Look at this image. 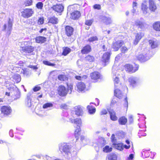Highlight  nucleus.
<instances>
[{"label": "nucleus", "mask_w": 160, "mask_h": 160, "mask_svg": "<svg viewBox=\"0 0 160 160\" xmlns=\"http://www.w3.org/2000/svg\"><path fill=\"white\" fill-rule=\"evenodd\" d=\"M59 150L63 154L65 158L68 160H72L77 155V152L71 146L67 143H61L59 145Z\"/></svg>", "instance_id": "1"}, {"label": "nucleus", "mask_w": 160, "mask_h": 160, "mask_svg": "<svg viewBox=\"0 0 160 160\" xmlns=\"http://www.w3.org/2000/svg\"><path fill=\"white\" fill-rule=\"evenodd\" d=\"M32 42L30 41H24L23 42L24 46L22 48V51L26 53H31L32 52L34 49L33 47L31 46Z\"/></svg>", "instance_id": "2"}, {"label": "nucleus", "mask_w": 160, "mask_h": 160, "mask_svg": "<svg viewBox=\"0 0 160 160\" xmlns=\"http://www.w3.org/2000/svg\"><path fill=\"white\" fill-rule=\"evenodd\" d=\"M111 53L110 52H106L102 55L100 62V64L105 67L109 62Z\"/></svg>", "instance_id": "3"}, {"label": "nucleus", "mask_w": 160, "mask_h": 160, "mask_svg": "<svg viewBox=\"0 0 160 160\" xmlns=\"http://www.w3.org/2000/svg\"><path fill=\"white\" fill-rule=\"evenodd\" d=\"M115 88V89L114 92L115 96L120 99L122 98H124L125 99V106L127 107L128 105V102L127 97H126V96L124 95L119 89L116 88Z\"/></svg>", "instance_id": "4"}, {"label": "nucleus", "mask_w": 160, "mask_h": 160, "mask_svg": "<svg viewBox=\"0 0 160 160\" xmlns=\"http://www.w3.org/2000/svg\"><path fill=\"white\" fill-rule=\"evenodd\" d=\"M134 25L138 28H140L141 30H143L147 25L143 19L136 20L135 21Z\"/></svg>", "instance_id": "5"}, {"label": "nucleus", "mask_w": 160, "mask_h": 160, "mask_svg": "<svg viewBox=\"0 0 160 160\" xmlns=\"http://www.w3.org/2000/svg\"><path fill=\"white\" fill-rule=\"evenodd\" d=\"M12 21L10 18H9L8 24H5L4 25L3 27L2 30L4 31L6 30L7 31V34L9 35L12 29Z\"/></svg>", "instance_id": "6"}, {"label": "nucleus", "mask_w": 160, "mask_h": 160, "mask_svg": "<svg viewBox=\"0 0 160 160\" xmlns=\"http://www.w3.org/2000/svg\"><path fill=\"white\" fill-rule=\"evenodd\" d=\"M33 13L34 12L31 9H25L21 12L22 16L24 18L31 17Z\"/></svg>", "instance_id": "7"}, {"label": "nucleus", "mask_w": 160, "mask_h": 160, "mask_svg": "<svg viewBox=\"0 0 160 160\" xmlns=\"http://www.w3.org/2000/svg\"><path fill=\"white\" fill-rule=\"evenodd\" d=\"M58 94L62 97L66 96L68 93L66 88L63 85H60L58 87Z\"/></svg>", "instance_id": "8"}, {"label": "nucleus", "mask_w": 160, "mask_h": 160, "mask_svg": "<svg viewBox=\"0 0 160 160\" xmlns=\"http://www.w3.org/2000/svg\"><path fill=\"white\" fill-rule=\"evenodd\" d=\"M51 8L56 12L61 13L64 10V7L62 4H56L53 5Z\"/></svg>", "instance_id": "9"}, {"label": "nucleus", "mask_w": 160, "mask_h": 160, "mask_svg": "<svg viewBox=\"0 0 160 160\" xmlns=\"http://www.w3.org/2000/svg\"><path fill=\"white\" fill-rule=\"evenodd\" d=\"M125 70L128 72L133 73L137 71L138 68V66H137L136 69H134L132 65L127 64L124 66Z\"/></svg>", "instance_id": "10"}, {"label": "nucleus", "mask_w": 160, "mask_h": 160, "mask_svg": "<svg viewBox=\"0 0 160 160\" xmlns=\"http://www.w3.org/2000/svg\"><path fill=\"white\" fill-rule=\"evenodd\" d=\"M123 43V42L122 40L118 41L113 43L112 48L115 51H117Z\"/></svg>", "instance_id": "11"}, {"label": "nucleus", "mask_w": 160, "mask_h": 160, "mask_svg": "<svg viewBox=\"0 0 160 160\" xmlns=\"http://www.w3.org/2000/svg\"><path fill=\"white\" fill-rule=\"evenodd\" d=\"M138 80L139 79L138 78L134 77H131L128 79L130 85L132 87L136 86Z\"/></svg>", "instance_id": "12"}, {"label": "nucleus", "mask_w": 160, "mask_h": 160, "mask_svg": "<svg viewBox=\"0 0 160 160\" xmlns=\"http://www.w3.org/2000/svg\"><path fill=\"white\" fill-rule=\"evenodd\" d=\"M1 111L4 114L8 115L11 113L12 110L10 107L3 106L1 108Z\"/></svg>", "instance_id": "13"}, {"label": "nucleus", "mask_w": 160, "mask_h": 160, "mask_svg": "<svg viewBox=\"0 0 160 160\" xmlns=\"http://www.w3.org/2000/svg\"><path fill=\"white\" fill-rule=\"evenodd\" d=\"M91 78L92 79L97 80L102 78V76L98 72H94L91 74Z\"/></svg>", "instance_id": "14"}, {"label": "nucleus", "mask_w": 160, "mask_h": 160, "mask_svg": "<svg viewBox=\"0 0 160 160\" xmlns=\"http://www.w3.org/2000/svg\"><path fill=\"white\" fill-rule=\"evenodd\" d=\"M75 114L78 116H82L83 114V111L82 107L80 106H76L74 107Z\"/></svg>", "instance_id": "15"}, {"label": "nucleus", "mask_w": 160, "mask_h": 160, "mask_svg": "<svg viewBox=\"0 0 160 160\" xmlns=\"http://www.w3.org/2000/svg\"><path fill=\"white\" fill-rule=\"evenodd\" d=\"M143 36L144 34L142 32H141L137 33L135 36V39L133 42V44L135 45L137 44Z\"/></svg>", "instance_id": "16"}, {"label": "nucleus", "mask_w": 160, "mask_h": 160, "mask_svg": "<svg viewBox=\"0 0 160 160\" xmlns=\"http://www.w3.org/2000/svg\"><path fill=\"white\" fill-rule=\"evenodd\" d=\"M77 90L78 92H82L84 91L86 88L85 84L82 82H78L77 84Z\"/></svg>", "instance_id": "17"}, {"label": "nucleus", "mask_w": 160, "mask_h": 160, "mask_svg": "<svg viewBox=\"0 0 160 160\" xmlns=\"http://www.w3.org/2000/svg\"><path fill=\"white\" fill-rule=\"evenodd\" d=\"M73 28L72 27L69 26L66 27L65 32L68 36H71L73 34Z\"/></svg>", "instance_id": "18"}, {"label": "nucleus", "mask_w": 160, "mask_h": 160, "mask_svg": "<svg viewBox=\"0 0 160 160\" xmlns=\"http://www.w3.org/2000/svg\"><path fill=\"white\" fill-rule=\"evenodd\" d=\"M157 8L154 2L152 0H149V8L152 11L154 12Z\"/></svg>", "instance_id": "19"}, {"label": "nucleus", "mask_w": 160, "mask_h": 160, "mask_svg": "<svg viewBox=\"0 0 160 160\" xmlns=\"http://www.w3.org/2000/svg\"><path fill=\"white\" fill-rule=\"evenodd\" d=\"M138 59L142 62H145L148 60L149 58L142 54H140L137 56Z\"/></svg>", "instance_id": "20"}, {"label": "nucleus", "mask_w": 160, "mask_h": 160, "mask_svg": "<svg viewBox=\"0 0 160 160\" xmlns=\"http://www.w3.org/2000/svg\"><path fill=\"white\" fill-rule=\"evenodd\" d=\"M25 104L26 106L28 108L31 107L32 106L31 102V96L30 95L28 94L27 95Z\"/></svg>", "instance_id": "21"}, {"label": "nucleus", "mask_w": 160, "mask_h": 160, "mask_svg": "<svg viewBox=\"0 0 160 160\" xmlns=\"http://www.w3.org/2000/svg\"><path fill=\"white\" fill-rule=\"evenodd\" d=\"M148 42L149 45L152 48H154L158 47V42L156 39L151 40H149Z\"/></svg>", "instance_id": "22"}, {"label": "nucleus", "mask_w": 160, "mask_h": 160, "mask_svg": "<svg viewBox=\"0 0 160 160\" xmlns=\"http://www.w3.org/2000/svg\"><path fill=\"white\" fill-rule=\"evenodd\" d=\"M70 120L72 123H74L77 124L78 126L77 127L80 128V126L81 125L82 123L81 119L80 118H76V119L70 118Z\"/></svg>", "instance_id": "23"}, {"label": "nucleus", "mask_w": 160, "mask_h": 160, "mask_svg": "<svg viewBox=\"0 0 160 160\" xmlns=\"http://www.w3.org/2000/svg\"><path fill=\"white\" fill-rule=\"evenodd\" d=\"M80 13L79 12L75 11L71 14V18L73 19H76L78 18L80 16Z\"/></svg>", "instance_id": "24"}, {"label": "nucleus", "mask_w": 160, "mask_h": 160, "mask_svg": "<svg viewBox=\"0 0 160 160\" xmlns=\"http://www.w3.org/2000/svg\"><path fill=\"white\" fill-rule=\"evenodd\" d=\"M35 40L38 43H43L46 41V38L42 36H38L36 37Z\"/></svg>", "instance_id": "25"}, {"label": "nucleus", "mask_w": 160, "mask_h": 160, "mask_svg": "<svg viewBox=\"0 0 160 160\" xmlns=\"http://www.w3.org/2000/svg\"><path fill=\"white\" fill-rule=\"evenodd\" d=\"M101 19L102 22L106 24H109L112 22L111 18L109 17H107L105 16H102Z\"/></svg>", "instance_id": "26"}, {"label": "nucleus", "mask_w": 160, "mask_h": 160, "mask_svg": "<svg viewBox=\"0 0 160 160\" xmlns=\"http://www.w3.org/2000/svg\"><path fill=\"white\" fill-rule=\"evenodd\" d=\"M111 119L113 121H115L117 120L118 118L116 115V113L113 110H111L109 111Z\"/></svg>", "instance_id": "27"}, {"label": "nucleus", "mask_w": 160, "mask_h": 160, "mask_svg": "<svg viewBox=\"0 0 160 160\" xmlns=\"http://www.w3.org/2000/svg\"><path fill=\"white\" fill-rule=\"evenodd\" d=\"M141 10L144 14H146L148 13V7L146 3H143L141 5Z\"/></svg>", "instance_id": "28"}, {"label": "nucleus", "mask_w": 160, "mask_h": 160, "mask_svg": "<svg viewBox=\"0 0 160 160\" xmlns=\"http://www.w3.org/2000/svg\"><path fill=\"white\" fill-rule=\"evenodd\" d=\"M127 122V118L124 116H122L120 117L118 119L119 124L122 125H125Z\"/></svg>", "instance_id": "29"}, {"label": "nucleus", "mask_w": 160, "mask_h": 160, "mask_svg": "<svg viewBox=\"0 0 160 160\" xmlns=\"http://www.w3.org/2000/svg\"><path fill=\"white\" fill-rule=\"evenodd\" d=\"M108 160H117V156L116 154L113 153H111L107 156Z\"/></svg>", "instance_id": "30"}, {"label": "nucleus", "mask_w": 160, "mask_h": 160, "mask_svg": "<svg viewBox=\"0 0 160 160\" xmlns=\"http://www.w3.org/2000/svg\"><path fill=\"white\" fill-rule=\"evenodd\" d=\"M113 145H114L115 148L120 151L122 150L123 149V145L122 143H121L118 144L114 143L113 144Z\"/></svg>", "instance_id": "31"}, {"label": "nucleus", "mask_w": 160, "mask_h": 160, "mask_svg": "<svg viewBox=\"0 0 160 160\" xmlns=\"http://www.w3.org/2000/svg\"><path fill=\"white\" fill-rule=\"evenodd\" d=\"M12 78L14 82L18 83L21 80L20 76L18 74H15L12 77Z\"/></svg>", "instance_id": "32"}, {"label": "nucleus", "mask_w": 160, "mask_h": 160, "mask_svg": "<svg viewBox=\"0 0 160 160\" xmlns=\"http://www.w3.org/2000/svg\"><path fill=\"white\" fill-rule=\"evenodd\" d=\"M49 22L53 24H56L58 23V19L55 16L51 17L49 19Z\"/></svg>", "instance_id": "33"}, {"label": "nucleus", "mask_w": 160, "mask_h": 160, "mask_svg": "<svg viewBox=\"0 0 160 160\" xmlns=\"http://www.w3.org/2000/svg\"><path fill=\"white\" fill-rule=\"evenodd\" d=\"M90 51V46L87 45L83 48L81 50V52L82 54H86Z\"/></svg>", "instance_id": "34"}, {"label": "nucleus", "mask_w": 160, "mask_h": 160, "mask_svg": "<svg viewBox=\"0 0 160 160\" xmlns=\"http://www.w3.org/2000/svg\"><path fill=\"white\" fill-rule=\"evenodd\" d=\"M81 131L80 127H77L75 130L74 133L75 136L77 140L80 134V131Z\"/></svg>", "instance_id": "35"}, {"label": "nucleus", "mask_w": 160, "mask_h": 160, "mask_svg": "<svg viewBox=\"0 0 160 160\" xmlns=\"http://www.w3.org/2000/svg\"><path fill=\"white\" fill-rule=\"evenodd\" d=\"M153 28L156 31H160V22H156L153 24Z\"/></svg>", "instance_id": "36"}, {"label": "nucleus", "mask_w": 160, "mask_h": 160, "mask_svg": "<svg viewBox=\"0 0 160 160\" xmlns=\"http://www.w3.org/2000/svg\"><path fill=\"white\" fill-rule=\"evenodd\" d=\"M116 72H115V74L114 72L113 73V80L114 82L115 88H117V85H116V84H118L119 82V80L118 78V76L116 77Z\"/></svg>", "instance_id": "37"}, {"label": "nucleus", "mask_w": 160, "mask_h": 160, "mask_svg": "<svg viewBox=\"0 0 160 160\" xmlns=\"http://www.w3.org/2000/svg\"><path fill=\"white\" fill-rule=\"evenodd\" d=\"M142 156L145 158L148 157L150 155V152L148 150L143 149L142 152Z\"/></svg>", "instance_id": "38"}, {"label": "nucleus", "mask_w": 160, "mask_h": 160, "mask_svg": "<svg viewBox=\"0 0 160 160\" xmlns=\"http://www.w3.org/2000/svg\"><path fill=\"white\" fill-rule=\"evenodd\" d=\"M71 49L68 47L65 48L63 50L62 55L64 56H66L71 52Z\"/></svg>", "instance_id": "39"}, {"label": "nucleus", "mask_w": 160, "mask_h": 160, "mask_svg": "<svg viewBox=\"0 0 160 160\" xmlns=\"http://www.w3.org/2000/svg\"><path fill=\"white\" fill-rule=\"evenodd\" d=\"M112 150V148L108 146H106L103 148V151L104 152L107 153L111 152Z\"/></svg>", "instance_id": "40"}, {"label": "nucleus", "mask_w": 160, "mask_h": 160, "mask_svg": "<svg viewBox=\"0 0 160 160\" xmlns=\"http://www.w3.org/2000/svg\"><path fill=\"white\" fill-rule=\"evenodd\" d=\"M53 106V104L51 103H47L44 104L43 106V108H48L52 107Z\"/></svg>", "instance_id": "41"}, {"label": "nucleus", "mask_w": 160, "mask_h": 160, "mask_svg": "<svg viewBox=\"0 0 160 160\" xmlns=\"http://www.w3.org/2000/svg\"><path fill=\"white\" fill-rule=\"evenodd\" d=\"M67 86L68 87V92H69V90H70V92H69L70 93H71L72 92V90L73 89V85L71 84H68L67 83Z\"/></svg>", "instance_id": "42"}, {"label": "nucleus", "mask_w": 160, "mask_h": 160, "mask_svg": "<svg viewBox=\"0 0 160 160\" xmlns=\"http://www.w3.org/2000/svg\"><path fill=\"white\" fill-rule=\"evenodd\" d=\"M36 7L39 9H42L43 7V4L42 2H38L36 5Z\"/></svg>", "instance_id": "43"}, {"label": "nucleus", "mask_w": 160, "mask_h": 160, "mask_svg": "<svg viewBox=\"0 0 160 160\" xmlns=\"http://www.w3.org/2000/svg\"><path fill=\"white\" fill-rule=\"evenodd\" d=\"M23 74L25 76H28L30 74L29 70L28 69H25L23 70V71L22 72Z\"/></svg>", "instance_id": "44"}, {"label": "nucleus", "mask_w": 160, "mask_h": 160, "mask_svg": "<svg viewBox=\"0 0 160 160\" xmlns=\"http://www.w3.org/2000/svg\"><path fill=\"white\" fill-rule=\"evenodd\" d=\"M32 0H26L24 4L26 6H29L32 4Z\"/></svg>", "instance_id": "45"}, {"label": "nucleus", "mask_w": 160, "mask_h": 160, "mask_svg": "<svg viewBox=\"0 0 160 160\" xmlns=\"http://www.w3.org/2000/svg\"><path fill=\"white\" fill-rule=\"evenodd\" d=\"M43 62L44 64L50 66H54L55 65V64L49 62L47 61H43Z\"/></svg>", "instance_id": "46"}, {"label": "nucleus", "mask_w": 160, "mask_h": 160, "mask_svg": "<svg viewBox=\"0 0 160 160\" xmlns=\"http://www.w3.org/2000/svg\"><path fill=\"white\" fill-rule=\"evenodd\" d=\"M14 92H16L17 93V94L16 95V96L18 98L20 97V92L18 91V88H17L16 87L15 88V89L14 90Z\"/></svg>", "instance_id": "47"}, {"label": "nucleus", "mask_w": 160, "mask_h": 160, "mask_svg": "<svg viewBox=\"0 0 160 160\" xmlns=\"http://www.w3.org/2000/svg\"><path fill=\"white\" fill-rule=\"evenodd\" d=\"M122 52L125 53L127 52L128 49L125 47H122L121 49Z\"/></svg>", "instance_id": "48"}, {"label": "nucleus", "mask_w": 160, "mask_h": 160, "mask_svg": "<svg viewBox=\"0 0 160 160\" xmlns=\"http://www.w3.org/2000/svg\"><path fill=\"white\" fill-rule=\"evenodd\" d=\"M96 108L91 106V114H94L96 112Z\"/></svg>", "instance_id": "49"}, {"label": "nucleus", "mask_w": 160, "mask_h": 160, "mask_svg": "<svg viewBox=\"0 0 160 160\" xmlns=\"http://www.w3.org/2000/svg\"><path fill=\"white\" fill-rule=\"evenodd\" d=\"M58 78L60 80L64 81L65 78L64 76L62 75H58Z\"/></svg>", "instance_id": "50"}, {"label": "nucleus", "mask_w": 160, "mask_h": 160, "mask_svg": "<svg viewBox=\"0 0 160 160\" xmlns=\"http://www.w3.org/2000/svg\"><path fill=\"white\" fill-rule=\"evenodd\" d=\"M93 8L94 9L99 10L101 8V6L99 4H96L93 6Z\"/></svg>", "instance_id": "51"}, {"label": "nucleus", "mask_w": 160, "mask_h": 160, "mask_svg": "<svg viewBox=\"0 0 160 160\" xmlns=\"http://www.w3.org/2000/svg\"><path fill=\"white\" fill-rule=\"evenodd\" d=\"M111 139L113 143L116 142V139H115V135L114 134H112V135Z\"/></svg>", "instance_id": "52"}, {"label": "nucleus", "mask_w": 160, "mask_h": 160, "mask_svg": "<svg viewBox=\"0 0 160 160\" xmlns=\"http://www.w3.org/2000/svg\"><path fill=\"white\" fill-rule=\"evenodd\" d=\"M98 39L96 36L92 37L91 38V42L97 41Z\"/></svg>", "instance_id": "53"}, {"label": "nucleus", "mask_w": 160, "mask_h": 160, "mask_svg": "<svg viewBox=\"0 0 160 160\" xmlns=\"http://www.w3.org/2000/svg\"><path fill=\"white\" fill-rule=\"evenodd\" d=\"M41 89V87L39 86H36L33 88V90L34 92H36L39 91Z\"/></svg>", "instance_id": "54"}, {"label": "nucleus", "mask_w": 160, "mask_h": 160, "mask_svg": "<svg viewBox=\"0 0 160 160\" xmlns=\"http://www.w3.org/2000/svg\"><path fill=\"white\" fill-rule=\"evenodd\" d=\"M107 113V111L105 109H103L101 111L100 114L101 115L106 114Z\"/></svg>", "instance_id": "55"}, {"label": "nucleus", "mask_w": 160, "mask_h": 160, "mask_svg": "<svg viewBox=\"0 0 160 160\" xmlns=\"http://www.w3.org/2000/svg\"><path fill=\"white\" fill-rule=\"evenodd\" d=\"M43 23V19L42 18H40L38 20V23L39 24H42Z\"/></svg>", "instance_id": "56"}, {"label": "nucleus", "mask_w": 160, "mask_h": 160, "mask_svg": "<svg viewBox=\"0 0 160 160\" xmlns=\"http://www.w3.org/2000/svg\"><path fill=\"white\" fill-rule=\"evenodd\" d=\"M28 67L32 68L33 70H36L38 69V68L35 66H33L32 65H29Z\"/></svg>", "instance_id": "57"}, {"label": "nucleus", "mask_w": 160, "mask_h": 160, "mask_svg": "<svg viewBox=\"0 0 160 160\" xmlns=\"http://www.w3.org/2000/svg\"><path fill=\"white\" fill-rule=\"evenodd\" d=\"M60 107L61 108L66 109L67 108L68 106L65 104H62L61 105Z\"/></svg>", "instance_id": "58"}, {"label": "nucleus", "mask_w": 160, "mask_h": 160, "mask_svg": "<svg viewBox=\"0 0 160 160\" xmlns=\"http://www.w3.org/2000/svg\"><path fill=\"white\" fill-rule=\"evenodd\" d=\"M80 139L81 140L82 142H83L84 141H86L87 140V139L84 136L82 135L81 136Z\"/></svg>", "instance_id": "59"}, {"label": "nucleus", "mask_w": 160, "mask_h": 160, "mask_svg": "<svg viewBox=\"0 0 160 160\" xmlns=\"http://www.w3.org/2000/svg\"><path fill=\"white\" fill-rule=\"evenodd\" d=\"M129 121L131 122H132L133 121V116L132 115H130L129 116Z\"/></svg>", "instance_id": "60"}, {"label": "nucleus", "mask_w": 160, "mask_h": 160, "mask_svg": "<svg viewBox=\"0 0 160 160\" xmlns=\"http://www.w3.org/2000/svg\"><path fill=\"white\" fill-rule=\"evenodd\" d=\"M82 81L88 78V76L86 75H83L81 77Z\"/></svg>", "instance_id": "61"}, {"label": "nucleus", "mask_w": 160, "mask_h": 160, "mask_svg": "<svg viewBox=\"0 0 160 160\" xmlns=\"http://www.w3.org/2000/svg\"><path fill=\"white\" fill-rule=\"evenodd\" d=\"M75 78L77 80L82 81V78H81V76H76L75 77Z\"/></svg>", "instance_id": "62"}, {"label": "nucleus", "mask_w": 160, "mask_h": 160, "mask_svg": "<svg viewBox=\"0 0 160 160\" xmlns=\"http://www.w3.org/2000/svg\"><path fill=\"white\" fill-rule=\"evenodd\" d=\"M9 134L10 137H12L13 136V131L12 130H10L9 132Z\"/></svg>", "instance_id": "63"}, {"label": "nucleus", "mask_w": 160, "mask_h": 160, "mask_svg": "<svg viewBox=\"0 0 160 160\" xmlns=\"http://www.w3.org/2000/svg\"><path fill=\"white\" fill-rule=\"evenodd\" d=\"M137 3L135 2H133L132 4V8H137Z\"/></svg>", "instance_id": "64"}]
</instances>
